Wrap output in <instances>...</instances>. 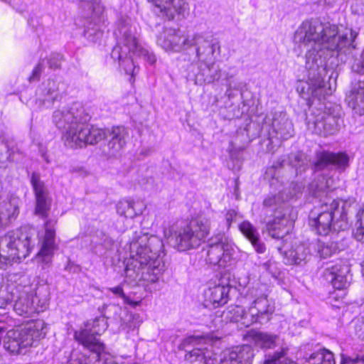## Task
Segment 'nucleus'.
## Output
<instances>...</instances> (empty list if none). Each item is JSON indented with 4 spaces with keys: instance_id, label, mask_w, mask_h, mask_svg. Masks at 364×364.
<instances>
[{
    "instance_id": "nucleus-1",
    "label": "nucleus",
    "mask_w": 364,
    "mask_h": 364,
    "mask_svg": "<svg viewBox=\"0 0 364 364\" xmlns=\"http://www.w3.org/2000/svg\"><path fill=\"white\" fill-rule=\"evenodd\" d=\"M358 32L348 28L318 21H304L294 36L295 50L305 51L306 77L299 80L296 90L309 102L311 114L307 117V128L312 133L326 136L338 129L340 117L331 107L321 102L322 98L336 90L337 74L328 67L327 61L343 52L353 41Z\"/></svg>"
},
{
    "instance_id": "nucleus-2",
    "label": "nucleus",
    "mask_w": 364,
    "mask_h": 364,
    "mask_svg": "<svg viewBox=\"0 0 364 364\" xmlns=\"http://www.w3.org/2000/svg\"><path fill=\"white\" fill-rule=\"evenodd\" d=\"M162 247V241L157 237L141 230L134 232L132 240L124 247V284L110 288L109 291L122 298L125 304L135 308L141 304L142 298L132 299L126 295L124 285L142 286L149 292L159 290L158 281L163 272L159 252Z\"/></svg>"
},
{
    "instance_id": "nucleus-3",
    "label": "nucleus",
    "mask_w": 364,
    "mask_h": 364,
    "mask_svg": "<svg viewBox=\"0 0 364 364\" xmlns=\"http://www.w3.org/2000/svg\"><path fill=\"white\" fill-rule=\"evenodd\" d=\"M304 189L302 185L292 184L293 193L289 191L284 197V190H279L278 194L271 193L264 200V206L274 212L273 220L267 224L269 235L276 239H282L284 245L278 250L284 255V262L287 264H301L305 263L309 255V248H317V255L326 258L334 254L336 251L333 244H325L318 242L310 244L306 247L301 244L294 249L288 250V240L291 238L290 234L296 214L294 209L288 204V200L294 197L298 198V194Z\"/></svg>"
},
{
    "instance_id": "nucleus-4",
    "label": "nucleus",
    "mask_w": 364,
    "mask_h": 364,
    "mask_svg": "<svg viewBox=\"0 0 364 364\" xmlns=\"http://www.w3.org/2000/svg\"><path fill=\"white\" fill-rule=\"evenodd\" d=\"M56 223L55 219L46 220L44 230L38 235L33 228L21 227L0 237V262L11 264L24 259L38 241L41 246L35 257V262L38 268L49 270L58 248L55 240Z\"/></svg>"
},
{
    "instance_id": "nucleus-5",
    "label": "nucleus",
    "mask_w": 364,
    "mask_h": 364,
    "mask_svg": "<svg viewBox=\"0 0 364 364\" xmlns=\"http://www.w3.org/2000/svg\"><path fill=\"white\" fill-rule=\"evenodd\" d=\"M117 45L111 53V57L117 61L124 74L129 76V81L134 82V77L139 71V67L134 57L140 58L152 65L156 63L155 55L139 38L136 27L129 18L121 19L114 31Z\"/></svg>"
},
{
    "instance_id": "nucleus-6",
    "label": "nucleus",
    "mask_w": 364,
    "mask_h": 364,
    "mask_svg": "<svg viewBox=\"0 0 364 364\" xmlns=\"http://www.w3.org/2000/svg\"><path fill=\"white\" fill-rule=\"evenodd\" d=\"M270 291V286L267 283L262 282L259 279L252 282L250 281L245 293L246 299L250 300L248 308L231 306L226 314V318L230 322L237 323L241 328L254 323H268L275 310L274 302L269 299Z\"/></svg>"
},
{
    "instance_id": "nucleus-7",
    "label": "nucleus",
    "mask_w": 364,
    "mask_h": 364,
    "mask_svg": "<svg viewBox=\"0 0 364 364\" xmlns=\"http://www.w3.org/2000/svg\"><path fill=\"white\" fill-rule=\"evenodd\" d=\"M218 341L195 336L186 338L181 348L187 353L186 360L191 364H252L253 350L249 345L226 349L220 355L213 350Z\"/></svg>"
},
{
    "instance_id": "nucleus-8",
    "label": "nucleus",
    "mask_w": 364,
    "mask_h": 364,
    "mask_svg": "<svg viewBox=\"0 0 364 364\" xmlns=\"http://www.w3.org/2000/svg\"><path fill=\"white\" fill-rule=\"evenodd\" d=\"M349 161L350 157L346 152L317 151L314 163L315 179L308 187L309 193L314 197H321L328 191L335 189L338 177H334L336 171H331L329 166L342 172L348 167Z\"/></svg>"
},
{
    "instance_id": "nucleus-9",
    "label": "nucleus",
    "mask_w": 364,
    "mask_h": 364,
    "mask_svg": "<svg viewBox=\"0 0 364 364\" xmlns=\"http://www.w3.org/2000/svg\"><path fill=\"white\" fill-rule=\"evenodd\" d=\"M329 198L314 208L309 214V225L320 235L346 230L348 226V203L341 199Z\"/></svg>"
},
{
    "instance_id": "nucleus-10",
    "label": "nucleus",
    "mask_w": 364,
    "mask_h": 364,
    "mask_svg": "<svg viewBox=\"0 0 364 364\" xmlns=\"http://www.w3.org/2000/svg\"><path fill=\"white\" fill-rule=\"evenodd\" d=\"M14 300V310L19 316H32L36 313L43 312L48 306L50 287L47 280L38 278L35 284H29L26 276L19 279Z\"/></svg>"
},
{
    "instance_id": "nucleus-11",
    "label": "nucleus",
    "mask_w": 364,
    "mask_h": 364,
    "mask_svg": "<svg viewBox=\"0 0 364 364\" xmlns=\"http://www.w3.org/2000/svg\"><path fill=\"white\" fill-rule=\"evenodd\" d=\"M210 221L204 216L193 219L184 226L173 224L164 230V237L178 251L198 247L208 237Z\"/></svg>"
},
{
    "instance_id": "nucleus-12",
    "label": "nucleus",
    "mask_w": 364,
    "mask_h": 364,
    "mask_svg": "<svg viewBox=\"0 0 364 364\" xmlns=\"http://www.w3.org/2000/svg\"><path fill=\"white\" fill-rule=\"evenodd\" d=\"M79 119L62 131V139L65 145L70 148H78L87 144H95L106 137V131L96 127L90 126L88 114H80Z\"/></svg>"
},
{
    "instance_id": "nucleus-13",
    "label": "nucleus",
    "mask_w": 364,
    "mask_h": 364,
    "mask_svg": "<svg viewBox=\"0 0 364 364\" xmlns=\"http://www.w3.org/2000/svg\"><path fill=\"white\" fill-rule=\"evenodd\" d=\"M262 132L268 135V151H274V146H279L281 140H287L294 134L293 124L287 117L286 113L274 112L268 114L262 126Z\"/></svg>"
},
{
    "instance_id": "nucleus-14",
    "label": "nucleus",
    "mask_w": 364,
    "mask_h": 364,
    "mask_svg": "<svg viewBox=\"0 0 364 364\" xmlns=\"http://www.w3.org/2000/svg\"><path fill=\"white\" fill-rule=\"evenodd\" d=\"M239 254L238 248L226 239L209 245L207 262L214 268L225 274L234 267Z\"/></svg>"
},
{
    "instance_id": "nucleus-15",
    "label": "nucleus",
    "mask_w": 364,
    "mask_h": 364,
    "mask_svg": "<svg viewBox=\"0 0 364 364\" xmlns=\"http://www.w3.org/2000/svg\"><path fill=\"white\" fill-rule=\"evenodd\" d=\"M107 328L106 318L98 317L85 323L83 327H80L75 332L74 336L79 343L90 350L91 358H98L100 355V351L105 350V346L95 336L103 333Z\"/></svg>"
},
{
    "instance_id": "nucleus-16",
    "label": "nucleus",
    "mask_w": 364,
    "mask_h": 364,
    "mask_svg": "<svg viewBox=\"0 0 364 364\" xmlns=\"http://www.w3.org/2000/svg\"><path fill=\"white\" fill-rule=\"evenodd\" d=\"M323 277L335 289L329 294V301H341L346 296L345 291L350 286L352 280L349 264L347 262L341 260L328 267L325 269Z\"/></svg>"
},
{
    "instance_id": "nucleus-17",
    "label": "nucleus",
    "mask_w": 364,
    "mask_h": 364,
    "mask_svg": "<svg viewBox=\"0 0 364 364\" xmlns=\"http://www.w3.org/2000/svg\"><path fill=\"white\" fill-rule=\"evenodd\" d=\"M200 36L186 35L179 29L164 28L156 39L157 45L167 53H179L193 46Z\"/></svg>"
},
{
    "instance_id": "nucleus-18",
    "label": "nucleus",
    "mask_w": 364,
    "mask_h": 364,
    "mask_svg": "<svg viewBox=\"0 0 364 364\" xmlns=\"http://www.w3.org/2000/svg\"><path fill=\"white\" fill-rule=\"evenodd\" d=\"M65 92V83L58 77L43 80L36 90L35 99L31 102L34 103L33 109L41 110L50 108L58 100Z\"/></svg>"
},
{
    "instance_id": "nucleus-19",
    "label": "nucleus",
    "mask_w": 364,
    "mask_h": 364,
    "mask_svg": "<svg viewBox=\"0 0 364 364\" xmlns=\"http://www.w3.org/2000/svg\"><path fill=\"white\" fill-rule=\"evenodd\" d=\"M82 8H87V16H85L84 36L91 41H95L101 36L102 29L105 27L103 16L104 8L97 0L84 1Z\"/></svg>"
},
{
    "instance_id": "nucleus-20",
    "label": "nucleus",
    "mask_w": 364,
    "mask_h": 364,
    "mask_svg": "<svg viewBox=\"0 0 364 364\" xmlns=\"http://www.w3.org/2000/svg\"><path fill=\"white\" fill-rule=\"evenodd\" d=\"M356 73L351 82V88L347 95L348 105L359 114H364V49L361 60H356L352 66Z\"/></svg>"
},
{
    "instance_id": "nucleus-21",
    "label": "nucleus",
    "mask_w": 364,
    "mask_h": 364,
    "mask_svg": "<svg viewBox=\"0 0 364 364\" xmlns=\"http://www.w3.org/2000/svg\"><path fill=\"white\" fill-rule=\"evenodd\" d=\"M157 15L168 20L176 17L185 18L189 14V4L186 0H147Z\"/></svg>"
},
{
    "instance_id": "nucleus-22",
    "label": "nucleus",
    "mask_w": 364,
    "mask_h": 364,
    "mask_svg": "<svg viewBox=\"0 0 364 364\" xmlns=\"http://www.w3.org/2000/svg\"><path fill=\"white\" fill-rule=\"evenodd\" d=\"M193 36H200L201 41H196L193 46H196L197 62L205 67V69L213 70L215 65V53H220V45L218 42H213L205 33H194Z\"/></svg>"
},
{
    "instance_id": "nucleus-23",
    "label": "nucleus",
    "mask_w": 364,
    "mask_h": 364,
    "mask_svg": "<svg viewBox=\"0 0 364 364\" xmlns=\"http://www.w3.org/2000/svg\"><path fill=\"white\" fill-rule=\"evenodd\" d=\"M20 198L0 192V229L16 219L19 213Z\"/></svg>"
},
{
    "instance_id": "nucleus-24",
    "label": "nucleus",
    "mask_w": 364,
    "mask_h": 364,
    "mask_svg": "<svg viewBox=\"0 0 364 364\" xmlns=\"http://www.w3.org/2000/svg\"><path fill=\"white\" fill-rule=\"evenodd\" d=\"M31 183L34 190L36 200L35 213L39 217L46 218L48 215L50 203L47 196L44 183L41 180V176L38 173H32Z\"/></svg>"
},
{
    "instance_id": "nucleus-25",
    "label": "nucleus",
    "mask_w": 364,
    "mask_h": 364,
    "mask_svg": "<svg viewBox=\"0 0 364 364\" xmlns=\"http://www.w3.org/2000/svg\"><path fill=\"white\" fill-rule=\"evenodd\" d=\"M230 286L228 284H218L209 287L204 291L203 305L205 308L215 309L228 303Z\"/></svg>"
},
{
    "instance_id": "nucleus-26",
    "label": "nucleus",
    "mask_w": 364,
    "mask_h": 364,
    "mask_svg": "<svg viewBox=\"0 0 364 364\" xmlns=\"http://www.w3.org/2000/svg\"><path fill=\"white\" fill-rule=\"evenodd\" d=\"M215 71L218 72V70ZM219 78L220 75L218 73H211V70L205 69V67L198 62L192 63L186 68L187 80L195 85H202L204 82L210 83Z\"/></svg>"
},
{
    "instance_id": "nucleus-27",
    "label": "nucleus",
    "mask_w": 364,
    "mask_h": 364,
    "mask_svg": "<svg viewBox=\"0 0 364 364\" xmlns=\"http://www.w3.org/2000/svg\"><path fill=\"white\" fill-rule=\"evenodd\" d=\"M78 107V105L75 104L70 108L63 107L53 112V122L60 131H63L70 124L77 120L80 114H86L82 107L79 109Z\"/></svg>"
},
{
    "instance_id": "nucleus-28",
    "label": "nucleus",
    "mask_w": 364,
    "mask_h": 364,
    "mask_svg": "<svg viewBox=\"0 0 364 364\" xmlns=\"http://www.w3.org/2000/svg\"><path fill=\"white\" fill-rule=\"evenodd\" d=\"M119 331L124 332L127 338H132L138 336L139 327L143 319L139 314L129 312L126 308L120 313Z\"/></svg>"
},
{
    "instance_id": "nucleus-29",
    "label": "nucleus",
    "mask_w": 364,
    "mask_h": 364,
    "mask_svg": "<svg viewBox=\"0 0 364 364\" xmlns=\"http://www.w3.org/2000/svg\"><path fill=\"white\" fill-rule=\"evenodd\" d=\"M241 233L251 242L257 253H264L266 250L264 244L259 240V233L256 227L250 221L244 220L239 224Z\"/></svg>"
},
{
    "instance_id": "nucleus-30",
    "label": "nucleus",
    "mask_w": 364,
    "mask_h": 364,
    "mask_svg": "<svg viewBox=\"0 0 364 364\" xmlns=\"http://www.w3.org/2000/svg\"><path fill=\"white\" fill-rule=\"evenodd\" d=\"M19 283L11 279L5 280L0 277V309H5L16 298V289H18Z\"/></svg>"
},
{
    "instance_id": "nucleus-31",
    "label": "nucleus",
    "mask_w": 364,
    "mask_h": 364,
    "mask_svg": "<svg viewBox=\"0 0 364 364\" xmlns=\"http://www.w3.org/2000/svg\"><path fill=\"white\" fill-rule=\"evenodd\" d=\"M111 139L108 148L111 155H116L125 146L128 137V131L124 127H114L110 132Z\"/></svg>"
},
{
    "instance_id": "nucleus-32",
    "label": "nucleus",
    "mask_w": 364,
    "mask_h": 364,
    "mask_svg": "<svg viewBox=\"0 0 364 364\" xmlns=\"http://www.w3.org/2000/svg\"><path fill=\"white\" fill-rule=\"evenodd\" d=\"M244 339L262 348H270L274 346L277 336L251 329L243 336Z\"/></svg>"
},
{
    "instance_id": "nucleus-33",
    "label": "nucleus",
    "mask_w": 364,
    "mask_h": 364,
    "mask_svg": "<svg viewBox=\"0 0 364 364\" xmlns=\"http://www.w3.org/2000/svg\"><path fill=\"white\" fill-rule=\"evenodd\" d=\"M62 56L59 53H53L46 59L41 60L33 69L29 81L33 82L38 80L42 73L46 72V69L55 70L60 66Z\"/></svg>"
},
{
    "instance_id": "nucleus-34",
    "label": "nucleus",
    "mask_w": 364,
    "mask_h": 364,
    "mask_svg": "<svg viewBox=\"0 0 364 364\" xmlns=\"http://www.w3.org/2000/svg\"><path fill=\"white\" fill-rule=\"evenodd\" d=\"M117 212L119 215L125 218H133L141 213L142 208L141 206L139 207V204L132 200H122L117 205Z\"/></svg>"
},
{
    "instance_id": "nucleus-35",
    "label": "nucleus",
    "mask_w": 364,
    "mask_h": 364,
    "mask_svg": "<svg viewBox=\"0 0 364 364\" xmlns=\"http://www.w3.org/2000/svg\"><path fill=\"white\" fill-rule=\"evenodd\" d=\"M306 364H335L333 353L326 349L313 353L306 360Z\"/></svg>"
},
{
    "instance_id": "nucleus-36",
    "label": "nucleus",
    "mask_w": 364,
    "mask_h": 364,
    "mask_svg": "<svg viewBox=\"0 0 364 364\" xmlns=\"http://www.w3.org/2000/svg\"><path fill=\"white\" fill-rule=\"evenodd\" d=\"M90 355V350L88 355L77 350H73L68 358H65V360H63L61 364H94L95 359H92Z\"/></svg>"
},
{
    "instance_id": "nucleus-37",
    "label": "nucleus",
    "mask_w": 364,
    "mask_h": 364,
    "mask_svg": "<svg viewBox=\"0 0 364 364\" xmlns=\"http://www.w3.org/2000/svg\"><path fill=\"white\" fill-rule=\"evenodd\" d=\"M289 163L295 168L296 174L301 173L309 166V160L302 152H297L289 157Z\"/></svg>"
},
{
    "instance_id": "nucleus-38",
    "label": "nucleus",
    "mask_w": 364,
    "mask_h": 364,
    "mask_svg": "<svg viewBox=\"0 0 364 364\" xmlns=\"http://www.w3.org/2000/svg\"><path fill=\"white\" fill-rule=\"evenodd\" d=\"M91 358L95 359L94 364H124V356L114 357L105 350L100 351V355L98 358Z\"/></svg>"
},
{
    "instance_id": "nucleus-39",
    "label": "nucleus",
    "mask_w": 364,
    "mask_h": 364,
    "mask_svg": "<svg viewBox=\"0 0 364 364\" xmlns=\"http://www.w3.org/2000/svg\"><path fill=\"white\" fill-rule=\"evenodd\" d=\"M264 364H296V363L287 358L284 350L282 349L279 352L269 355L264 360Z\"/></svg>"
},
{
    "instance_id": "nucleus-40",
    "label": "nucleus",
    "mask_w": 364,
    "mask_h": 364,
    "mask_svg": "<svg viewBox=\"0 0 364 364\" xmlns=\"http://www.w3.org/2000/svg\"><path fill=\"white\" fill-rule=\"evenodd\" d=\"M356 217L357 224L359 223V226L353 232V235L356 240L364 243V207L358 211Z\"/></svg>"
},
{
    "instance_id": "nucleus-41",
    "label": "nucleus",
    "mask_w": 364,
    "mask_h": 364,
    "mask_svg": "<svg viewBox=\"0 0 364 364\" xmlns=\"http://www.w3.org/2000/svg\"><path fill=\"white\" fill-rule=\"evenodd\" d=\"M262 267L269 272L274 278H278L280 274V269L278 263L275 261L269 259L262 264Z\"/></svg>"
},
{
    "instance_id": "nucleus-42",
    "label": "nucleus",
    "mask_w": 364,
    "mask_h": 364,
    "mask_svg": "<svg viewBox=\"0 0 364 364\" xmlns=\"http://www.w3.org/2000/svg\"><path fill=\"white\" fill-rule=\"evenodd\" d=\"M238 213L235 210H228L225 215V228L227 230L230 228L231 223L237 220Z\"/></svg>"
},
{
    "instance_id": "nucleus-43",
    "label": "nucleus",
    "mask_w": 364,
    "mask_h": 364,
    "mask_svg": "<svg viewBox=\"0 0 364 364\" xmlns=\"http://www.w3.org/2000/svg\"><path fill=\"white\" fill-rule=\"evenodd\" d=\"M101 235L102 237L99 240L95 241L94 242L96 244L98 243L99 245L103 246L106 250L111 249L114 245L113 240L103 233H101Z\"/></svg>"
},
{
    "instance_id": "nucleus-44",
    "label": "nucleus",
    "mask_w": 364,
    "mask_h": 364,
    "mask_svg": "<svg viewBox=\"0 0 364 364\" xmlns=\"http://www.w3.org/2000/svg\"><path fill=\"white\" fill-rule=\"evenodd\" d=\"M124 364H144V363H139L138 362H134L133 358L131 356L126 355V356H124Z\"/></svg>"
},
{
    "instance_id": "nucleus-45",
    "label": "nucleus",
    "mask_w": 364,
    "mask_h": 364,
    "mask_svg": "<svg viewBox=\"0 0 364 364\" xmlns=\"http://www.w3.org/2000/svg\"><path fill=\"white\" fill-rule=\"evenodd\" d=\"M40 151H41V153L42 156H43V159H45V161H46L47 163H49V162H50V161H49V159H48V157H47V156H46V152L44 151V150H43V149H40Z\"/></svg>"
},
{
    "instance_id": "nucleus-46",
    "label": "nucleus",
    "mask_w": 364,
    "mask_h": 364,
    "mask_svg": "<svg viewBox=\"0 0 364 364\" xmlns=\"http://www.w3.org/2000/svg\"><path fill=\"white\" fill-rule=\"evenodd\" d=\"M275 181H277V179L272 178V180L270 182V186L273 188V186L275 185Z\"/></svg>"
},
{
    "instance_id": "nucleus-47",
    "label": "nucleus",
    "mask_w": 364,
    "mask_h": 364,
    "mask_svg": "<svg viewBox=\"0 0 364 364\" xmlns=\"http://www.w3.org/2000/svg\"><path fill=\"white\" fill-rule=\"evenodd\" d=\"M362 272H363V275L364 276V261L363 262L362 264Z\"/></svg>"
}]
</instances>
